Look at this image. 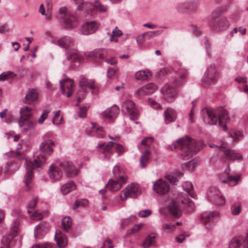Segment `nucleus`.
Instances as JSON below:
<instances>
[{
  "label": "nucleus",
  "instance_id": "obj_9",
  "mask_svg": "<svg viewBox=\"0 0 248 248\" xmlns=\"http://www.w3.org/2000/svg\"><path fill=\"white\" fill-rule=\"evenodd\" d=\"M78 8L86 11L91 16L95 15L97 11L104 12L107 10V7L101 4L99 1H95L93 4L91 3L82 2L78 6Z\"/></svg>",
  "mask_w": 248,
  "mask_h": 248
},
{
  "label": "nucleus",
  "instance_id": "obj_47",
  "mask_svg": "<svg viewBox=\"0 0 248 248\" xmlns=\"http://www.w3.org/2000/svg\"><path fill=\"white\" fill-rule=\"evenodd\" d=\"M176 229V225L172 223H164L162 225V230L165 233H171Z\"/></svg>",
  "mask_w": 248,
  "mask_h": 248
},
{
  "label": "nucleus",
  "instance_id": "obj_15",
  "mask_svg": "<svg viewBox=\"0 0 248 248\" xmlns=\"http://www.w3.org/2000/svg\"><path fill=\"white\" fill-rule=\"evenodd\" d=\"M60 13L61 15V17L63 19L65 27L67 29H72L78 25V22L76 17L68 12L65 8H61L60 9Z\"/></svg>",
  "mask_w": 248,
  "mask_h": 248
},
{
  "label": "nucleus",
  "instance_id": "obj_17",
  "mask_svg": "<svg viewBox=\"0 0 248 248\" xmlns=\"http://www.w3.org/2000/svg\"><path fill=\"white\" fill-rule=\"evenodd\" d=\"M230 169L228 168L225 170L224 176L220 177V180L223 183H227L230 186H236L241 179V174L233 175L230 172Z\"/></svg>",
  "mask_w": 248,
  "mask_h": 248
},
{
  "label": "nucleus",
  "instance_id": "obj_14",
  "mask_svg": "<svg viewBox=\"0 0 248 248\" xmlns=\"http://www.w3.org/2000/svg\"><path fill=\"white\" fill-rule=\"evenodd\" d=\"M19 223L16 221L11 230L10 233L6 236L3 237L1 241L0 248H12L14 241L13 238L16 235Z\"/></svg>",
  "mask_w": 248,
  "mask_h": 248
},
{
  "label": "nucleus",
  "instance_id": "obj_1",
  "mask_svg": "<svg viewBox=\"0 0 248 248\" xmlns=\"http://www.w3.org/2000/svg\"><path fill=\"white\" fill-rule=\"evenodd\" d=\"M203 146L204 144L202 141H196L186 136L178 140L172 145L171 150H172L173 148L180 150L182 152V155L186 159L195 155Z\"/></svg>",
  "mask_w": 248,
  "mask_h": 248
},
{
  "label": "nucleus",
  "instance_id": "obj_6",
  "mask_svg": "<svg viewBox=\"0 0 248 248\" xmlns=\"http://www.w3.org/2000/svg\"><path fill=\"white\" fill-rule=\"evenodd\" d=\"M153 142L154 139L152 137L146 138L141 141L140 149L143 151V152L140 160V164L142 168H145L149 162L150 151L152 148Z\"/></svg>",
  "mask_w": 248,
  "mask_h": 248
},
{
  "label": "nucleus",
  "instance_id": "obj_59",
  "mask_svg": "<svg viewBox=\"0 0 248 248\" xmlns=\"http://www.w3.org/2000/svg\"><path fill=\"white\" fill-rule=\"evenodd\" d=\"M38 201V199L37 198H34L28 203L27 205V211L29 213H32V210L36 207Z\"/></svg>",
  "mask_w": 248,
  "mask_h": 248
},
{
  "label": "nucleus",
  "instance_id": "obj_29",
  "mask_svg": "<svg viewBox=\"0 0 248 248\" xmlns=\"http://www.w3.org/2000/svg\"><path fill=\"white\" fill-rule=\"evenodd\" d=\"M62 175L60 169L54 165H52L49 170V175L51 179L54 180H59Z\"/></svg>",
  "mask_w": 248,
  "mask_h": 248
},
{
  "label": "nucleus",
  "instance_id": "obj_5",
  "mask_svg": "<svg viewBox=\"0 0 248 248\" xmlns=\"http://www.w3.org/2000/svg\"><path fill=\"white\" fill-rule=\"evenodd\" d=\"M168 181L172 185H176L178 179L174 175H166L164 179L160 178L155 182L153 185L154 190L160 195L166 194L170 189V186Z\"/></svg>",
  "mask_w": 248,
  "mask_h": 248
},
{
  "label": "nucleus",
  "instance_id": "obj_11",
  "mask_svg": "<svg viewBox=\"0 0 248 248\" xmlns=\"http://www.w3.org/2000/svg\"><path fill=\"white\" fill-rule=\"evenodd\" d=\"M218 78V73L214 64L209 65L203 78V82L207 85L215 84Z\"/></svg>",
  "mask_w": 248,
  "mask_h": 248
},
{
  "label": "nucleus",
  "instance_id": "obj_8",
  "mask_svg": "<svg viewBox=\"0 0 248 248\" xmlns=\"http://www.w3.org/2000/svg\"><path fill=\"white\" fill-rule=\"evenodd\" d=\"M32 108L29 107H24L20 109V118L19 121L20 126H26L25 129L28 130L32 127L34 123L31 120Z\"/></svg>",
  "mask_w": 248,
  "mask_h": 248
},
{
  "label": "nucleus",
  "instance_id": "obj_26",
  "mask_svg": "<svg viewBox=\"0 0 248 248\" xmlns=\"http://www.w3.org/2000/svg\"><path fill=\"white\" fill-rule=\"evenodd\" d=\"M157 88V86L154 83H149L138 90L136 94L138 96L149 95L154 93Z\"/></svg>",
  "mask_w": 248,
  "mask_h": 248
},
{
  "label": "nucleus",
  "instance_id": "obj_58",
  "mask_svg": "<svg viewBox=\"0 0 248 248\" xmlns=\"http://www.w3.org/2000/svg\"><path fill=\"white\" fill-rule=\"evenodd\" d=\"M230 136L232 138L233 141H237L241 140L243 138L242 133L239 131H233L230 133Z\"/></svg>",
  "mask_w": 248,
  "mask_h": 248
},
{
  "label": "nucleus",
  "instance_id": "obj_60",
  "mask_svg": "<svg viewBox=\"0 0 248 248\" xmlns=\"http://www.w3.org/2000/svg\"><path fill=\"white\" fill-rule=\"evenodd\" d=\"M161 31H147L144 33L146 39H150L155 36H157L161 34Z\"/></svg>",
  "mask_w": 248,
  "mask_h": 248
},
{
  "label": "nucleus",
  "instance_id": "obj_51",
  "mask_svg": "<svg viewBox=\"0 0 248 248\" xmlns=\"http://www.w3.org/2000/svg\"><path fill=\"white\" fill-rule=\"evenodd\" d=\"M87 90H85L84 88L79 89L76 93V98L77 100V105L81 102L82 99H83L85 96Z\"/></svg>",
  "mask_w": 248,
  "mask_h": 248
},
{
  "label": "nucleus",
  "instance_id": "obj_7",
  "mask_svg": "<svg viewBox=\"0 0 248 248\" xmlns=\"http://www.w3.org/2000/svg\"><path fill=\"white\" fill-rule=\"evenodd\" d=\"M98 147L101 149L100 152L106 158L110 157L112 155V149H114L119 155H121L125 152L124 147L122 145L114 141H109L107 144H99Z\"/></svg>",
  "mask_w": 248,
  "mask_h": 248
},
{
  "label": "nucleus",
  "instance_id": "obj_50",
  "mask_svg": "<svg viewBox=\"0 0 248 248\" xmlns=\"http://www.w3.org/2000/svg\"><path fill=\"white\" fill-rule=\"evenodd\" d=\"M92 128L93 130V135H94V133H96L98 137L101 138L103 137V134L102 133L103 132L102 127L97 126L96 124L92 123Z\"/></svg>",
  "mask_w": 248,
  "mask_h": 248
},
{
  "label": "nucleus",
  "instance_id": "obj_48",
  "mask_svg": "<svg viewBox=\"0 0 248 248\" xmlns=\"http://www.w3.org/2000/svg\"><path fill=\"white\" fill-rule=\"evenodd\" d=\"M199 160L197 158H194L186 164V167L188 170H193L198 165Z\"/></svg>",
  "mask_w": 248,
  "mask_h": 248
},
{
  "label": "nucleus",
  "instance_id": "obj_16",
  "mask_svg": "<svg viewBox=\"0 0 248 248\" xmlns=\"http://www.w3.org/2000/svg\"><path fill=\"white\" fill-rule=\"evenodd\" d=\"M211 148L217 147L219 151L223 153L226 159L228 160H240L242 159V156L234 150L227 149L223 144L222 146L216 145L214 144H209Z\"/></svg>",
  "mask_w": 248,
  "mask_h": 248
},
{
  "label": "nucleus",
  "instance_id": "obj_19",
  "mask_svg": "<svg viewBox=\"0 0 248 248\" xmlns=\"http://www.w3.org/2000/svg\"><path fill=\"white\" fill-rule=\"evenodd\" d=\"M62 93L68 97L71 96L74 91V82L71 79H64L60 81Z\"/></svg>",
  "mask_w": 248,
  "mask_h": 248
},
{
  "label": "nucleus",
  "instance_id": "obj_2",
  "mask_svg": "<svg viewBox=\"0 0 248 248\" xmlns=\"http://www.w3.org/2000/svg\"><path fill=\"white\" fill-rule=\"evenodd\" d=\"M205 116L203 117L204 121L210 124H216L218 122L219 126L226 131L227 128L226 124L230 122V119L228 116V112L222 108L215 110L205 108L203 110Z\"/></svg>",
  "mask_w": 248,
  "mask_h": 248
},
{
  "label": "nucleus",
  "instance_id": "obj_25",
  "mask_svg": "<svg viewBox=\"0 0 248 248\" xmlns=\"http://www.w3.org/2000/svg\"><path fill=\"white\" fill-rule=\"evenodd\" d=\"M108 54V51L106 49H95L93 51L88 53L86 56L89 60L97 61L105 58Z\"/></svg>",
  "mask_w": 248,
  "mask_h": 248
},
{
  "label": "nucleus",
  "instance_id": "obj_28",
  "mask_svg": "<svg viewBox=\"0 0 248 248\" xmlns=\"http://www.w3.org/2000/svg\"><path fill=\"white\" fill-rule=\"evenodd\" d=\"M119 107L114 105L106 110L103 112V116L105 118L111 119L116 117L119 113Z\"/></svg>",
  "mask_w": 248,
  "mask_h": 248
},
{
  "label": "nucleus",
  "instance_id": "obj_33",
  "mask_svg": "<svg viewBox=\"0 0 248 248\" xmlns=\"http://www.w3.org/2000/svg\"><path fill=\"white\" fill-rule=\"evenodd\" d=\"M47 4V10L46 14V10L43 4H41L39 8V12L42 15H46V18L47 20H50L51 19V8L52 4L50 3L49 0L46 1Z\"/></svg>",
  "mask_w": 248,
  "mask_h": 248
},
{
  "label": "nucleus",
  "instance_id": "obj_41",
  "mask_svg": "<svg viewBox=\"0 0 248 248\" xmlns=\"http://www.w3.org/2000/svg\"><path fill=\"white\" fill-rule=\"evenodd\" d=\"M76 185L73 182H70L62 186L61 191L63 195H65L75 189Z\"/></svg>",
  "mask_w": 248,
  "mask_h": 248
},
{
  "label": "nucleus",
  "instance_id": "obj_52",
  "mask_svg": "<svg viewBox=\"0 0 248 248\" xmlns=\"http://www.w3.org/2000/svg\"><path fill=\"white\" fill-rule=\"evenodd\" d=\"M17 168V165L15 162H8L5 166V172H13Z\"/></svg>",
  "mask_w": 248,
  "mask_h": 248
},
{
  "label": "nucleus",
  "instance_id": "obj_36",
  "mask_svg": "<svg viewBox=\"0 0 248 248\" xmlns=\"http://www.w3.org/2000/svg\"><path fill=\"white\" fill-rule=\"evenodd\" d=\"M179 201L184 204L186 205V207L187 211L190 212L193 211L194 208V204L192 201L189 199L187 195L183 196Z\"/></svg>",
  "mask_w": 248,
  "mask_h": 248
},
{
  "label": "nucleus",
  "instance_id": "obj_64",
  "mask_svg": "<svg viewBox=\"0 0 248 248\" xmlns=\"http://www.w3.org/2000/svg\"><path fill=\"white\" fill-rule=\"evenodd\" d=\"M151 214V211L149 210H144L140 211L139 213V216L141 217H146L150 216Z\"/></svg>",
  "mask_w": 248,
  "mask_h": 248
},
{
  "label": "nucleus",
  "instance_id": "obj_10",
  "mask_svg": "<svg viewBox=\"0 0 248 248\" xmlns=\"http://www.w3.org/2000/svg\"><path fill=\"white\" fill-rule=\"evenodd\" d=\"M209 200L214 204L222 206L225 203V199L219 189L216 186L210 187L207 192Z\"/></svg>",
  "mask_w": 248,
  "mask_h": 248
},
{
  "label": "nucleus",
  "instance_id": "obj_34",
  "mask_svg": "<svg viewBox=\"0 0 248 248\" xmlns=\"http://www.w3.org/2000/svg\"><path fill=\"white\" fill-rule=\"evenodd\" d=\"M166 124L174 122L176 119V112L171 108H167L164 113Z\"/></svg>",
  "mask_w": 248,
  "mask_h": 248
},
{
  "label": "nucleus",
  "instance_id": "obj_63",
  "mask_svg": "<svg viewBox=\"0 0 248 248\" xmlns=\"http://www.w3.org/2000/svg\"><path fill=\"white\" fill-rule=\"evenodd\" d=\"M143 226V224H140L138 225H135L130 230L129 232V234H134L138 232Z\"/></svg>",
  "mask_w": 248,
  "mask_h": 248
},
{
  "label": "nucleus",
  "instance_id": "obj_35",
  "mask_svg": "<svg viewBox=\"0 0 248 248\" xmlns=\"http://www.w3.org/2000/svg\"><path fill=\"white\" fill-rule=\"evenodd\" d=\"M38 94L34 89L30 90L25 96V102L27 104H31L37 100Z\"/></svg>",
  "mask_w": 248,
  "mask_h": 248
},
{
  "label": "nucleus",
  "instance_id": "obj_24",
  "mask_svg": "<svg viewBox=\"0 0 248 248\" xmlns=\"http://www.w3.org/2000/svg\"><path fill=\"white\" fill-rule=\"evenodd\" d=\"M218 215V213L217 211L205 212L202 213L201 216V222L206 226V227L208 230H209L211 228V225L210 224H208V223L211 222L213 218Z\"/></svg>",
  "mask_w": 248,
  "mask_h": 248
},
{
  "label": "nucleus",
  "instance_id": "obj_61",
  "mask_svg": "<svg viewBox=\"0 0 248 248\" xmlns=\"http://www.w3.org/2000/svg\"><path fill=\"white\" fill-rule=\"evenodd\" d=\"M14 73L11 72H4L0 75V80L3 81L8 79L9 78L13 77Z\"/></svg>",
  "mask_w": 248,
  "mask_h": 248
},
{
  "label": "nucleus",
  "instance_id": "obj_44",
  "mask_svg": "<svg viewBox=\"0 0 248 248\" xmlns=\"http://www.w3.org/2000/svg\"><path fill=\"white\" fill-rule=\"evenodd\" d=\"M80 59L81 56L77 50L71 51L67 56V60L71 62L79 61Z\"/></svg>",
  "mask_w": 248,
  "mask_h": 248
},
{
  "label": "nucleus",
  "instance_id": "obj_12",
  "mask_svg": "<svg viewBox=\"0 0 248 248\" xmlns=\"http://www.w3.org/2000/svg\"><path fill=\"white\" fill-rule=\"evenodd\" d=\"M139 186L136 184L128 185L120 193V198L122 201L126 200L128 197L135 198L140 194Z\"/></svg>",
  "mask_w": 248,
  "mask_h": 248
},
{
  "label": "nucleus",
  "instance_id": "obj_46",
  "mask_svg": "<svg viewBox=\"0 0 248 248\" xmlns=\"http://www.w3.org/2000/svg\"><path fill=\"white\" fill-rule=\"evenodd\" d=\"M155 234H152L148 236L144 241L142 246L146 248L153 245L155 243Z\"/></svg>",
  "mask_w": 248,
  "mask_h": 248
},
{
  "label": "nucleus",
  "instance_id": "obj_62",
  "mask_svg": "<svg viewBox=\"0 0 248 248\" xmlns=\"http://www.w3.org/2000/svg\"><path fill=\"white\" fill-rule=\"evenodd\" d=\"M43 215L37 211H35L31 216V218L33 220H41L43 218Z\"/></svg>",
  "mask_w": 248,
  "mask_h": 248
},
{
  "label": "nucleus",
  "instance_id": "obj_57",
  "mask_svg": "<svg viewBox=\"0 0 248 248\" xmlns=\"http://www.w3.org/2000/svg\"><path fill=\"white\" fill-rule=\"evenodd\" d=\"M31 248H55V246L51 243H44L33 245Z\"/></svg>",
  "mask_w": 248,
  "mask_h": 248
},
{
  "label": "nucleus",
  "instance_id": "obj_49",
  "mask_svg": "<svg viewBox=\"0 0 248 248\" xmlns=\"http://www.w3.org/2000/svg\"><path fill=\"white\" fill-rule=\"evenodd\" d=\"M122 35V32L121 30H118L117 27L112 31L110 36V40L111 42H116L117 41V37Z\"/></svg>",
  "mask_w": 248,
  "mask_h": 248
},
{
  "label": "nucleus",
  "instance_id": "obj_40",
  "mask_svg": "<svg viewBox=\"0 0 248 248\" xmlns=\"http://www.w3.org/2000/svg\"><path fill=\"white\" fill-rule=\"evenodd\" d=\"M151 76L149 70H140L135 74V78L138 80H147Z\"/></svg>",
  "mask_w": 248,
  "mask_h": 248
},
{
  "label": "nucleus",
  "instance_id": "obj_32",
  "mask_svg": "<svg viewBox=\"0 0 248 248\" xmlns=\"http://www.w3.org/2000/svg\"><path fill=\"white\" fill-rule=\"evenodd\" d=\"M80 88H84L87 90V88L90 89H94L95 88L94 82L92 80H88V79L82 78L79 81Z\"/></svg>",
  "mask_w": 248,
  "mask_h": 248
},
{
  "label": "nucleus",
  "instance_id": "obj_55",
  "mask_svg": "<svg viewBox=\"0 0 248 248\" xmlns=\"http://www.w3.org/2000/svg\"><path fill=\"white\" fill-rule=\"evenodd\" d=\"M53 123L55 124H59L62 123V117L60 115V111H57L52 119Z\"/></svg>",
  "mask_w": 248,
  "mask_h": 248
},
{
  "label": "nucleus",
  "instance_id": "obj_39",
  "mask_svg": "<svg viewBox=\"0 0 248 248\" xmlns=\"http://www.w3.org/2000/svg\"><path fill=\"white\" fill-rule=\"evenodd\" d=\"M48 229V227L46 224L42 223L39 225L36 229L35 234L36 237L40 238L42 236L46 233Z\"/></svg>",
  "mask_w": 248,
  "mask_h": 248
},
{
  "label": "nucleus",
  "instance_id": "obj_27",
  "mask_svg": "<svg viewBox=\"0 0 248 248\" xmlns=\"http://www.w3.org/2000/svg\"><path fill=\"white\" fill-rule=\"evenodd\" d=\"M229 25V21L226 17L220 19L218 22L214 21L210 24L211 27L217 31L225 30L228 28Z\"/></svg>",
  "mask_w": 248,
  "mask_h": 248
},
{
  "label": "nucleus",
  "instance_id": "obj_31",
  "mask_svg": "<svg viewBox=\"0 0 248 248\" xmlns=\"http://www.w3.org/2000/svg\"><path fill=\"white\" fill-rule=\"evenodd\" d=\"M169 210L172 216L175 218H179L182 215V211L176 202L172 201L169 206Z\"/></svg>",
  "mask_w": 248,
  "mask_h": 248
},
{
  "label": "nucleus",
  "instance_id": "obj_21",
  "mask_svg": "<svg viewBox=\"0 0 248 248\" xmlns=\"http://www.w3.org/2000/svg\"><path fill=\"white\" fill-rule=\"evenodd\" d=\"M60 166L68 177L76 175L78 173V170L71 162L64 161L60 163Z\"/></svg>",
  "mask_w": 248,
  "mask_h": 248
},
{
  "label": "nucleus",
  "instance_id": "obj_37",
  "mask_svg": "<svg viewBox=\"0 0 248 248\" xmlns=\"http://www.w3.org/2000/svg\"><path fill=\"white\" fill-rule=\"evenodd\" d=\"M73 44V40L70 37L67 36L63 37L58 41V45L65 48L72 46Z\"/></svg>",
  "mask_w": 248,
  "mask_h": 248
},
{
  "label": "nucleus",
  "instance_id": "obj_43",
  "mask_svg": "<svg viewBox=\"0 0 248 248\" xmlns=\"http://www.w3.org/2000/svg\"><path fill=\"white\" fill-rule=\"evenodd\" d=\"M193 5V2L192 1H188L184 2H181L177 5V9L180 11L183 12L184 10L189 9L191 7H192Z\"/></svg>",
  "mask_w": 248,
  "mask_h": 248
},
{
  "label": "nucleus",
  "instance_id": "obj_18",
  "mask_svg": "<svg viewBox=\"0 0 248 248\" xmlns=\"http://www.w3.org/2000/svg\"><path fill=\"white\" fill-rule=\"evenodd\" d=\"M229 248H248V235L232 238L229 243Z\"/></svg>",
  "mask_w": 248,
  "mask_h": 248
},
{
  "label": "nucleus",
  "instance_id": "obj_56",
  "mask_svg": "<svg viewBox=\"0 0 248 248\" xmlns=\"http://www.w3.org/2000/svg\"><path fill=\"white\" fill-rule=\"evenodd\" d=\"M232 213L233 215L239 214L241 211V206L240 202H236L232 206Z\"/></svg>",
  "mask_w": 248,
  "mask_h": 248
},
{
  "label": "nucleus",
  "instance_id": "obj_53",
  "mask_svg": "<svg viewBox=\"0 0 248 248\" xmlns=\"http://www.w3.org/2000/svg\"><path fill=\"white\" fill-rule=\"evenodd\" d=\"M88 204V201L86 199L77 200L73 206V209L76 210L78 207H84Z\"/></svg>",
  "mask_w": 248,
  "mask_h": 248
},
{
  "label": "nucleus",
  "instance_id": "obj_22",
  "mask_svg": "<svg viewBox=\"0 0 248 248\" xmlns=\"http://www.w3.org/2000/svg\"><path fill=\"white\" fill-rule=\"evenodd\" d=\"M162 93L165 100L168 102H173L177 96L175 88L170 86H166L162 89Z\"/></svg>",
  "mask_w": 248,
  "mask_h": 248
},
{
  "label": "nucleus",
  "instance_id": "obj_45",
  "mask_svg": "<svg viewBox=\"0 0 248 248\" xmlns=\"http://www.w3.org/2000/svg\"><path fill=\"white\" fill-rule=\"evenodd\" d=\"M184 190L188 193L191 197L195 198L196 195L193 192V186L191 183L186 182L184 183L183 185Z\"/></svg>",
  "mask_w": 248,
  "mask_h": 248
},
{
  "label": "nucleus",
  "instance_id": "obj_4",
  "mask_svg": "<svg viewBox=\"0 0 248 248\" xmlns=\"http://www.w3.org/2000/svg\"><path fill=\"white\" fill-rule=\"evenodd\" d=\"M46 161V157L44 155L37 156L34 159V162L26 159L25 166L26 168V174L25 175V184L26 187V190L30 189V184L33 178V170L35 167H40Z\"/></svg>",
  "mask_w": 248,
  "mask_h": 248
},
{
  "label": "nucleus",
  "instance_id": "obj_30",
  "mask_svg": "<svg viewBox=\"0 0 248 248\" xmlns=\"http://www.w3.org/2000/svg\"><path fill=\"white\" fill-rule=\"evenodd\" d=\"M55 239L57 242V245L60 248H64L67 243V238L60 231H57L55 235Z\"/></svg>",
  "mask_w": 248,
  "mask_h": 248
},
{
  "label": "nucleus",
  "instance_id": "obj_20",
  "mask_svg": "<svg viewBox=\"0 0 248 248\" xmlns=\"http://www.w3.org/2000/svg\"><path fill=\"white\" fill-rule=\"evenodd\" d=\"M99 25V23L94 21L86 22L82 26L81 33L84 35L93 34L96 32Z\"/></svg>",
  "mask_w": 248,
  "mask_h": 248
},
{
  "label": "nucleus",
  "instance_id": "obj_54",
  "mask_svg": "<svg viewBox=\"0 0 248 248\" xmlns=\"http://www.w3.org/2000/svg\"><path fill=\"white\" fill-rule=\"evenodd\" d=\"M72 224V219L70 217H64L62 220V225L63 229L67 231L71 227Z\"/></svg>",
  "mask_w": 248,
  "mask_h": 248
},
{
  "label": "nucleus",
  "instance_id": "obj_38",
  "mask_svg": "<svg viewBox=\"0 0 248 248\" xmlns=\"http://www.w3.org/2000/svg\"><path fill=\"white\" fill-rule=\"evenodd\" d=\"M187 73V70L184 68L179 69L178 71L179 77L174 79L173 81L174 85L176 86L180 85L182 83V79L186 77Z\"/></svg>",
  "mask_w": 248,
  "mask_h": 248
},
{
  "label": "nucleus",
  "instance_id": "obj_42",
  "mask_svg": "<svg viewBox=\"0 0 248 248\" xmlns=\"http://www.w3.org/2000/svg\"><path fill=\"white\" fill-rule=\"evenodd\" d=\"M228 5H226L216 8L212 13V17L213 18L216 19L218 16L226 12L228 9Z\"/></svg>",
  "mask_w": 248,
  "mask_h": 248
},
{
  "label": "nucleus",
  "instance_id": "obj_23",
  "mask_svg": "<svg viewBox=\"0 0 248 248\" xmlns=\"http://www.w3.org/2000/svg\"><path fill=\"white\" fill-rule=\"evenodd\" d=\"M55 145V141L53 140L47 139L42 142L40 145L41 151L45 155H49L53 152V147Z\"/></svg>",
  "mask_w": 248,
  "mask_h": 248
},
{
  "label": "nucleus",
  "instance_id": "obj_13",
  "mask_svg": "<svg viewBox=\"0 0 248 248\" xmlns=\"http://www.w3.org/2000/svg\"><path fill=\"white\" fill-rule=\"evenodd\" d=\"M122 111L124 113L128 114L132 120L137 119L139 116V111L134 102L131 100L124 101L122 105Z\"/></svg>",
  "mask_w": 248,
  "mask_h": 248
},
{
  "label": "nucleus",
  "instance_id": "obj_3",
  "mask_svg": "<svg viewBox=\"0 0 248 248\" xmlns=\"http://www.w3.org/2000/svg\"><path fill=\"white\" fill-rule=\"evenodd\" d=\"M115 178L109 180L106 186L111 191H116L127 182V177L124 170L119 166H115L113 170Z\"/></svg>",
  "mask_w": 248,
  "mask_h": 248
}]
</instances>
